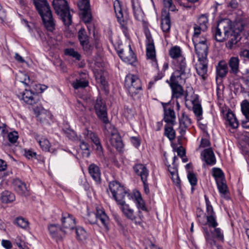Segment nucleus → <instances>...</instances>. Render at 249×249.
I'll return each mask as SVG.
<instances>
[{"label":"nucleus","mask_w":249,"mask_h":249,"mask_svg":"<svg viewBox=\"0 0 249 249\" xmlns=\"http://www.w3.org/2000/svg\"><path fill=\"white\" fill-rule=\"evenodd\" d=\"M33 3L41 18L43 25L47 31L53 32L55 23L53 17L51 7L47 0H33Z\"/></svg>","instance_id":"obj_1"},{"label":"nucleus","mask_w":249,"mask_h":249,"mask_svg":"<svg viewBox=\"0 0 249 249\" xmlns=\"http://www.w3.org/2000/svg\"><path fill=\"white\" fill-rule=\"evenodd\" d=\"M190 75V71H174L168 82L172 89V98L178 99L184 95V91L182 84L186 82V79Z\"/></svg>","instance_id":"obj_2"},{"label":"nucleus","mask_w":249,"mask_h":249,"mask_svg":"<svg viewBox=\"0 0 249 249\" xmlns=\"http://www.w3.org/2000/svg\"><path fill=\"white\" fill-rule=\"evenodd\" d=\"M212 32L213 36L217 41H224L230 37V34L232 33L231 20L224 19L219 21L215 27L212 28Z\"/></svg>","instance_id":"obj_3"},{"label":"nucleus","mask_w":249,"mask_h":249,"mask_svg":"<svg viewBox=\"0 0 249 249\" xmlns=\"http://www.w3.org/2000/svg\"><path fill=\"white\" fill-rule=\"evenodd\" d=\"M169 55L173 59L174 71H190L180 47L175 46L171 47L169 51Z\"/></svg>","instance_id":"obj_4"},{"label":"nucleus","mask_w":249,"mask_h":249,"mask_svg":"<svg viewBox=\"0 0 249 249\" xmlns=\"http://www.w3.org/2000/svg\"><path fill=\"white\" fill-rule=\"evenodd\" d=\"M53 6L56 14L59 16L65 25L68 27L71 25L72 18L67 0H53Z\"/></svg>","instance_id":"obj_5"},{"label":"nucleus","mask_w":249,"mask_h":249,"mask_svg":"<svg viewBox=\"0 0 249 249\" xmlns=\"http://www.w3.org/2000/svg\"><path fill=\"white\" fill-rule=\"evenodd\" d=\"M124 86L127 89L130 95L134 99L142 90L141 80L134 74H128L126 76Z\"/></svg>","instance_id":"obj_6"},{"label":"nucleus","mask_w":249,"mask_h":249,"mask_svg":"<svg viewBox=\"0 0 249 249\" xmlns=\"http://www.w3.org/2000/svg\"><path fill=\"white\" fill-rule=\"evenodd\" d=\"M247 31L249 35V30L247 25L242 22L236 24L234 30L232 29V33L230 34V39L228 41L227 45L230 49H231L233 45H235L241 39L240 33L242 32Z\"/></svg>","instance_id":"obj_7"},{"label":"nucleus","mask_w":249,"mask_h":249,"mask_svg":"<svg viewBox=\"0 0 249 249\" xmlns=\"http://www.w3.org/2000/svg\"><path fill=\"white\" fill-rule=\"evenodd\" d=\"M94 109L98 118L102 122H107V106L101 96H98L94 103Z\"/></svg>","instance_id":"obj_8"},{"label":"nucleus","mask_w":249,"mask_h":249,"mask_svg":"<svg viewBox=\"0 0 249 249\" xmlns=\"http://www.w3.org/2000/svg\"><path fill=\"white\" fill-rule=\"evenodd\" d=\"M18 97L29 105H34L40 100L38 94L26 89L22 91H16Z\"/></svg>","instance_id":"obj_9"},{"label":"nucleus","mask_w":249,"mask_h":249,"mask_svg":"<svg viewBox=\"0 0 249 249\" xmlns=\"http://www.w3.org/2000/svg\"><path fill=\"white\" fill-rule=\"evenodd\" d=\"M193 42L198 59H208V46L207 43V39L203 37L201 40Z\"/></svg>","instance_id":"obj_10"},{"label":"nucleus","mask_w":249,"mask_h":249,"mask_svg":"<svg viewBox=\"0 0 249 249\" xmlns=\"http://www.w3.org/2000/svg\"><path fill=\"white\" fill-rule=\"evenodd\" d=\"M146 36V53L148 58L153 61H157L156 58V51L154 45V40L149 30L145 31Z\"/></svg>","instance_id":"obj_11"},{"label":"nucleus","mask_w":249,"mask_h":249,"mask_svg":"<svg viewBox=\"0 0 249 249\" xmlns=\"http://www.w3.org/2000/svg\"><path fill=\"white\" fill-rule=\"evenodd\" d=\"M62 229L67 231H71L74 229L76 226L75 218L72 215L67 213H62L61 218Z\"/></svg>","instance_id":"obj_12"},{"label":"nucleus","mask_w":249,"mask_h":249,"mask_svg":"<svg viewBox=\"0 0 249 249\" xmlns=\"http://www.w3.org/2000/svg\"><path fill=\"white\" fill-rule=\"evenodd\" d=\"M208 59H198V62L196 64V69L197 74L205 80L207 78L208 74Z\"/></svg>","instance_id":"obj_13"},{"label":"nucleus","mask_w":249,"mask_h":249,"mask_svg":"<svg viewBox=\"0 0 249 249\" xmlns=\"http://www.w3.org/2000/svg\"><path fill=\"white\" fill-rule=\"evenodd\" d=\"M169 103L163 104L164 108L163 120L168 125H174L176 124V116L173 107L166 108L165 106Z\"/></svg>","instance_id":"obj_14"},{"label":"nucleus","mask_w":249,"mask_h":249,"mask_svg":"<svg viewBox=\"0 0 249 249\" xmlns=\"http://www.w3.org/2000/svg\"><path fill=\"white\" fill-rule=\"evenodd\" d=\"M113 6L118 21L121 24L122 28L127 30L126 23L124 18L121 2L119 0H115Z\"/></svg>","instance_id":"obj_15"},{"label":"nucleus","mask_w":249,"mask_h":249,"mask_svg":"<svg viewBox=\"0 0 249 249\" xmlns=\"http://www.w3.org/2000/svg\"><path fill=\"white\" fill-rule=\"evenodd\" d=\"M133 169L135 173L141 177L142 181L147 180L149 171L145 165L142 163H137L133 166Z\"/></svg>","instance_id":"obj_16"},{"label":"nucleus","mask_w":249,"mask_h":249,"mask_svg":"<svg viewBox=\"0 0 249 249\" xmlns=\"http://www.w3.org/2000/svg\"><path fill=\"white\" fill-rule=\"evenodd\" d=\"M192 123L191 119L185 112H183L180 117L179 118V130L181 136L185 134L186 130Z\"/></svg>","instance_id":"obj_17"},{"label":"nucleus","mask_w":249,"mask_h":249,"mask_svg":"<svg viewBox=\"0 0 249 249\" xmlns=\"http://www.w3.org/2000/svg\"><path fill=\"white\" fill-rule=\"evenodd\" d=\"M230 68L229 72L234 75H237L240 72V60L237 56L231 57L227 63Z\"/></svg>","instance_id":"obj_18"},{"label":"nucleus","mask_w":249,"mask_h":249,"mask_svg":"<svg viewBox=\"0 0 249 249\" xmlns=\"http://www.w3.org/2000/svg\"><path fill=\"white\" fill-rule=\"evenodd\" d=\"M160 26L162 31L168 33L171 28V20L170 13L166 10H162L161 14Z\"/></svg>","instance_id":"obj_19"},{"label":"nucleus","mask_w":249,"mask_h":249,"mask_svg":"<svg viewBox=\"0 0 249 249\" xmlns=\"http://www.w3.org/2000/svg\"><path fill=\"white\" fill-rule=\"evenodd\" d=\"M48 230L52 236L56 239H62L67 233L65 230L60 228L58 225L56 224L49 225Z\"/></svg>","instance_id":"obj_20"},{"label":"nucleus","mask_w":249,"mask_h":249,"mask_svg":"<svg viewBox=\"0 0 249 249\" xmlns=\"http://www.w3.org/2000/svg\"><path fill=\"white\" fill-rule=\"evenodd\" d=\"M95 213L97 221L99 220L104 227L108 230L109 229V218L104 209L97 207Z\"/></svg>","instance_id":"obj_21"},{"label":"nucleus","mask_w":249,"mask_h":249,"mask_svg":"<svg viewBox=\"0 0 249 249\" xmlns=\"http://www.w3.org/2000/svg\"><path fill=\"white\" fill-rule=\"evenodd\" d=\"M15 191L20 195L24 196H30L29 191L24 182L19 179H15L13 181Z\"/></svg>","instance_id":"obj_22"},{"label":"nucleus","mask_w":249,"mask_h":249,"mask_svg":"<svg viewBox=\"0 0 249 249\" xmlns=\"http://www.w3.org/2000/svg\"><path fill=\"white\" fill-rule=\"evenodd\" d=\"M112 196L118 205L123 204V202H125V197L128 199H130L132 197L128 192V190L125 189L124 186L120 188V190L116 193V195L114 194Z\"/></svg>","instance_id":"obj_23"},{"label":"nucleus","mask_w":249,"mask_h":249,"mask_svg":"<svg viewBox=\"0 0 249 249\" xmlns=\"http://www.w3.org/2000/svg\"><path fill=\"white\" fill-rule=\"evenodd\" d=\"M202 160L208 164L213 165L215 164L216 159L213 152L211 148L205 149L201 152Z\"/></svg>","instance_id":"obj_24"},{"label":"nucleus","mask_w":249,"mask_h":249,"mask_svg":"<svg viewBox=\"0 0 249 249\" xmlns=\"http://www.w3.org/2000/svg\"><path fill=\"white\" fill-rule=\"evenodd\" d=\"M228 71V66L226 61H220L216 66V77L224 78L227 76Z\"/></svg>","instance_id":"obj_25"},{"label":"nucleus","mask_w":249,"mask_h":249,"mask_svg":"<svg viewBox=\"0 0 249 249\" xmlns=\"http://www.w3.org/2000/svg\"><path fill=\"white\" fill-rule=\"evenodd\" d=\"M133 13L135 19L141 20L142 19L143 13L141 7L138 0H131Z\"/></svg>","instance_id":"obj_26"},{"label":"nucleus","mask_w":249,"mask_h":249,"mask_svg":"<svg viewBox=\"0 0 249 249\" xmlns=\"http://www.w3.org/2000/svg\"><path fill=\"white\" fill-rule=\"evenodd\" d=\"M119 205H120L122 212L127 219L132 221L136 220L137 217L134 214L133 210L131 209L129 206L125 203V202H123V204H119Z\"/></svg>","instance_id":"obj_27"},{"label":"nucleus","mask_w":249,"mask_h":249,"mask_svg":"<svg viewBox=\"0 0 249 249\" xmlns=\"http://www.w3.org/2000/svg\"><path fill=\"white\" fill-rule=\"evenodd\" d=\"M89 173L92 178L96 182L101 181V171L99 167L95 164L92 163L88 167Z\"/></svg>","instance_id":"obj_28"},{"label":"nucleus","mask_w":249,"mask_h":249,"mask_svg":"<svg viewBox=\"0 0 249 249\" xmlns=\"http://www.w3.org/2000/svg\"><path fill=\"white\" fill-rule=\"evenodd\" d=\"M109 142L110 144L118 151H121L124 146L122 138L118 133L109 137Z\"/></svg>","instance_id":"obj_29"},{"label":"nucleus","mask_w":249,"mask_h":249,"mask_svg":"<svg viewBox=\"0 0 249 249\" xmlns=\"http://www.w3.org/2000/svg\"><path fill=\"white\" fill-rule=\"evenodd\" d=\"M87 137L89 138L96 145V150L99 152L103 153V148L101 144L100 141L97 135L91 131L87 130Z\"/></svg>","instance_id":"obj_30"},{"label":"nucleus","mask_w":249,"mask_h":249,"mask_svg":"<svg viewBox=\"0 0 249 249\" xmlns=\"http://www.w3.org/2000/svg\"><path fill=\"white\" fill-rule=\"evenodd\" d=\"M103 123L105 124L104 133L107 137L109 138L118 133L117 129H115L114 125L110 123L108 119L107 122Z\"/></svg>","instance_id":"obj_31"},{"label":"nucleus","mask_w":249,"mask_h":249,"mask_svg":"<svg viewBox=\"0 0 249 249\" xmlns=\"http://www.w3.org/2000/svg\"><path fill=\"white\" fill-rule=\"evenodd\" d=\"M226 120L228 122L229 124L232 128H236L238 127L239 124L235 115L230 111H229L226 114Z\"/></svg>","instance_id":"obj_32"},{"label":"nucleus","mask_w":249,"mask_h":249,"mask_svg":"<svg viewBox=\"0 0 249 249\" xmlns=\"http://www.w3.org/2000/svg\"><path fill=\"white\" fill-rule=\"evenodd\" d=\"M89 85V81L84 77H80L76 78L74 81L72 86L74 89H78L80 88H85Z\"/></svg>","instance_id":"obj_33"},{"label":"nucleus","mask_w":249,"mask_h":249,"mask_svg":"<svg viewBox=\"0 0 249 249\" xmlns=\"http://www.w3.org/2000/svg\"><path fill=\"white\" fill-rule=\"evenodd\" d=\"M173 126L167 124L164 126V135L170 141H173L176 138V131L173 129Z\"/></svg>","instance_id":"obj_34"},{"label":"nucleus","mask_w":249,"mask_h":249,"mask_svg":"<svg viewBox=\"0 0 249 249\" xmlns=\"http://www.w3.org/2000/svg\"><path fill=\"white\" fill-rule=\"evenodd\" d=\"M78 38L80 44L89 41V36L86 30L83 28H81L78 32Z\"/></svg>","instance_id":"obj_35"},{"label":"nucleus","mask_w":249,"mask_h":249,"mask_svg":"<svg viewBox=\"0 0 249 249\" xmlns=\"http://www.w3.org/2000/svg\"><path fill=\"white\" fill-rule=\"evenodd\" d=\"M197 24L201 27L203 32L207 30L208 24V16L206 14L201 15L198 18Z\"/></svg>","instance_id":"obj_36"},{"label":"nucleus","mask_w":249,"mask_h":249,"mask_svg":"<svg viewBox=\"0 0 249 249\" xmlns=\"http://www.w3.org/2000/svg\"><path fill=\"white\" fill-rule=\"evenodd\" d=\"M136 204L139 210H141L145 212H147L148 209L145 206L144 201L142 198L140 194L138 196H135Z\"/></svg>","instance_id":"obj_37"},{"label":"nucleus","mask_w":249,"mask_h":249,"mask_svg":"<svg viewBox=\"0 0 249 249\" xmlns=\"http://www.w3.org/2000/svg\"><path fill=\"white\" fill-rule=\"evenodd\" d=\"M168 171L172 176L173 181L176 182L177 184L179 185L181 181L178 175V169L177 166L175 165H173V167H171L170 165L169 166Z\"/></svg>","instance_id":"obj_38"},{"label":"nucleus","mask_w":249,"mask_h":249,"mask_svg":"<svg viewBox=\"0 0 249 249\" xmlns=\"http://www.w3.org/2000/svg\"><path fill=\"white\" fill-rule=\"evenodd\" d=\"M64 54L66 55L70 56L76 60L79 61L81 58V54L73 48H68L64 50Z\"/></svg>","instance_id":"obj_39"},{"label":"nucleus","mask_w":249,"mask_h":249,"mask_svg":"<svg viewBox=\"0 0 249 249\" xmlns=\"http://www.w3.org/2000/svg\"><path fill=\"white\" fill-rule=\"evenodd\" d=\"M1 200L3 203H10L15 200V196L13 193L6 191L3 193L1 196Z\"/></svg>","instance_id":"obj_40"},{"label":"nucleus","mask_w":249,"mask_h":249,"mask_svg":"<svg viewBox=\"0 0 249 249\" xmlns=\"http://www.w3.org/2000/svg\"><path fill=\"white\" fill-rule=\"evenodd\" d=\"M216 182L220 193L225 195L228 192V187L225 179L222 180H218Z\"/></svg>","instance_id":"obj_41"},{"label":"nucleus","mask_w":249,"mask_h":249,"mask_svg":"<svg viewBox=\"0 0 249 249\" xmlns=\"http://www.w3.org/2000/svg\"><path fill=\"white\" fill-rule=\"evenodd\" d=\"M124 186L122 185L118 181H112L109 183V188L112 196L116 195V193L120 190Z\"/></svg>","instance_id":"obj_42"},{"label":"nucleus","mask_w":249,"mask_h":249,"mask_svg":"<svg viewBox=\"0 0 249 249\" xmlns=\"http://www.w3.org/2000/svg\"><path fill=\"white\" fill-rule=\"evenodd\" d=\"M129 55L128 56L127 54L125 56L123 57V61L126 62L129 64H133L134 63L136 62L137 58L135 54L131 50L130 46H129Z\"/></svg>","instance_id":"obj_43"},{"label":"nucleus","mask_w":249,"mask_h":249,"mask_svg":"<svg viewBox=\"0 0 249 249\" xmlns=\"http://www.w3.org/2000/svg\"><path fill=\"white\" fill-rule=\"evenodd\" d=\"M241 110L246 120L249 121V102L244 100L241 104Z\"/></svg>","instance_id":"obj_44"},{"label":"nucleus","mask_w":249,"mask_h":249,"mask_svg":"<svg viewBox=\"0 0 249 249\" xmlns=\"http://www.w3.org/2000/svg\"><path fill=\"white\" fill-rule=\"evenodd\" d=\"M194 33L192 37L193 42H197V40H201L202 38L199 37V35L201 33V32L203 31V29L201 28V26L197 25L196 24H194Z\"/></svg>","instance_id":"obj_45"},{"label":"nucleus","mask_w":249,"mask_h":249,"mask_svg":"<svg viewBox=\"0 0 249 249\" xmlns=\"http://www.w3.org/2000/svg\"><path fill=\"white\" fill-rule=\"evenodd\" d=\"M213 171V176L215 178L216 182L218 180H221L225 179V176L224 173L222 171V170L219 168H213L212 169Z\"/></svg>","instance_id":"obj_46"},{"label":"nucleus","mask_w":249,"mask_h":249,"mask_svg":"<svg viewBox=\"0 0 249 249\" xmlns=\"http://www.w3.org/2000/svg\"><path fill=\"white\" fill-rule=\"evenodd\" d=\"M14 224L24 229H26L29 225L28 221L22 217H17L14 222Z\"/></svg>","instance_id":"obj_47"},{"label":"nucleus","mask_w":249,"mask_h":249,"mask_svg":"<svg viewBox=\"0 0 249 249\" xmlns=\"http://www.w3.org/2000/svg\"><path fill=\"white\" fill-rule=\"evenodd\" d=\"M37 118L41 123H48L51 118V115L49 112L43 111L38 113Z\"/></svg>","instance_id":"obj_48"},{"label":"nucleus","mask_w":249,"mask_h":249,"mask_svg":"<svg viewBox=\"0 0 249 249\" xmlns=\"http://www.w3.org/2000/svg\"><path fill=\"white\" fill-rule=\"evenodd\" d=\"M79 9L81 11H83V20L85 23H89L91 20V15L89 12V4L87 9L86 8H81V7H79Z\"/></svg>","instance_id":"obj_49"},{"label":"nucleus","mask_w":249,"mask_h":249,"mask_svg":"<svg viewBox=\"0 0 249 249\" xmlns=\"http://www.w3.org/2000/svg\"><path fill=\"white\" fill-rule=\"evenodd\" d=\"M66 136L71 141H76L78 139L76 133L70 128H66L63 129Z\"/></svg>","instance_id":"obj_50"},{"label":"nucleus","mask_w":249,"mask_h":249,"mask_svg":"<svg viewBox=\"0 0 249 249\" xmlns=\"http://www.w3.org/2000/svg\"><path fill=\"white\" fill-rule=\"evenodd\" d=\"M207 219V223L206 224L210 227L213 228H216L218 223L216 221V214L214 215H206Z\"/></svg>","instance_id":"obj_51"},{"label":"nucleus","mask_w":249,"mask_h":249,"mask_svg":"<svg viewBox=\"0 0 249 249\" xmlns=\"http://www.w3.org/2000/svg\"><path fill=\"white\" fill-rule=\"evenodd\" d=\"M42 149L45 151H49L51 147V144L49 141L45 138H41V140L38 141Z\"/></svg>","instance_id":"obj_52"},{"label":"nucleus","mask_w":249,"mask_h":249,"mask_svg":"<svg viewBox=\"0 0 249 249\" xmlns=\"http://www.w3.org/2000/svg\"><path fill=\"white\" fill-rule=\"evenodd\" d=\"M205 200L206 205V213L205 214V215H214L215 214V212H214L213 206H212L211 202L207 196L206 195L204 196Z\"/></svg>","instance_id":"obj_53"},{"label":"nucleus","mask_w":249,"mask_h":249,"mask_svg":"<svg viewBox=\"0 0 249 249\" xmlns=\"http://www.w3.org/2000/svg\"><path fill=\"white\" fill-rule=\"evenodd\" d=\"M85 54L90 56L92 54L93 49V46L89 43V41L80 44Z\"/></svg>","instance_id":"obj_54"},{"label":"nucleus","mask_w":249,"mask_h":249,"mask_svg":"<svg viewBox=\"0 0 249 249\" xmlns=\"http://www.w3.org/2000/svg\"><path fill=\"white\" fill-rule=\"evenodd\" d=\"M193 110L195 115L199 118V120L201 119L202 108L200 104L196 103V104H194L193 107Z\"/></svg>","instance_id":"obj_55"},{"label":"nucleus","mask_w":249,"mask_h":249,"mask_svg":"<svg viewBox=\"0 0 249 249\" xmlns=\"http://www.w3.org/2000/svg\"><path fill=\"white\" fill-rule=\"evenodd\" d=\"M203 230L204 233V236L207 242L209 243L212 246L215 244V242L213 239V237L211 236L208 228L207 227H203Z\"/></svg>","instance_id":"obj_56"},{"label":"nucleus","mask_w":249,"mask_h":249,"mask_svg":"<svg viewBox=\"0 0 249 249\" xmlns=\"http://www.w3.org/2000/svg\"><path fill=\"white\" fill-rule=\"evenodd\" d=\"M19 82L21 83L24 84L26 86H28L30 83L29 76L24 73H21L19 76Z\"/></svg>","instance_id":"obj_57"},{"label":"nucleus","mask_w":249,"mask_h":249,"mask_svg":"<svg viewBox=\"0 0 249 249\" xmlns=\"http://www.w3.org/2000/svg\"><path fill=\"white\" fill-rule=\"evenodd\" d=\"M86 222H88L90 224H96L97 223L96 213L94 212L89 213L87 215Z\"/></svg>","instance_id":"obj_58"},{"label":"nucleus","mask_w":249,"mask_h":249,"mask_svg":"<svg viewBox=\"0 0 249 249\" xmlns=\"http://www.w3.org/2000/svg\"><path fill=\"white\" fill-rule=\"evenodd\" d=\"M163 4L165 7L168 8L171 11L174 12L177 10L172 0H163Z\"/></svg>","instance_id":"obj_59"},{"label":"nucleus","mask_w":249,"mask_h":249,"mask_svg":"<svg viewBox=\"0 0 249 249\" xmlns=\"http://www.w3.org/2000/svg\"><path fill=\"white\" fill-rule=\"evenodd\" d=\"M187 177L192 187L196 185L197 178L196 175L194 173L188 171Z\"/></svg>","instance_id":"obj_60"},{"label":"nucleus","mask_w":249,"mask_h":249,"mask_svg":"<svg viewBox=\"0 0 249 249\" xmlns=\"http://www.w3.org/2000/svg\"><path fill=\"white\" fill-rule=\"evenodd\" d=\"M8 138L9 141L11 143H15L18 138V133L17 131H13L10 132L8 134Z\"/></svg>","instance_id":"obj_61"},{"label":"nucleus","mask_w":249,"mask_h":249,"mask_svg":"<svg viewBox=\"0 0 249 249\" xmlns=\"http://www.w3.org/2000/svg\"><path fill=\"white\" fill-rule=\"evenodd\" d=\"M75 232L78 239L82 240L86 235V231L81 227L75 229Z\"/></svg>","instance_id":"obj_62"},{"label":"nucleus","mask_w":249,"mask_h":249,"mask_svg":"<svg viewBox=\"0 0 249 249\" xmlns=\"http://www.w3.org/2000/svg\"><path fill=\"white\" fill-rule=\"evenodd\" d=\"M80 147L82 150L86 151L85 153L87 154V156L89 157L90 155L89 144L84 141H80Z\"/></svg>","instance_id":"obj_63"},{"label":"nucleus","mask_w":249,"mask_h":249,"mask_svg":"<svg viewBox=\"0 0 249 249\" xmlns=\"http://www.w3.org/2000/svg\"><path fill=\"white\" fill-rule=\"evenodd\" d=\"M213 233L219 240L224 241V235L220 228H215Z\"/></svg>","instance_id":"obj_64"}]
</instances>
